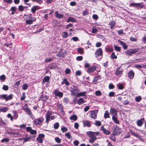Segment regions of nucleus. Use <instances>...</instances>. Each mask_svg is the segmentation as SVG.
I'll return each mask as SVG.
<instances>
[{
  "mask_svg": "<svg viewBox=\"0 0 146 146\" xmlns=\"http://www.w3.org/2000/svg\"><path fill=\"white\" fill-rule=\"evenodd\" d=\"M113 48L110 47H107L106 48V50L107 52H112L113 51Z\"/></svg>",
  "mask_w": 146,
  "mask_h": 146,
  "instance_id": "54",
  "label": "nucleus"
},
{
  "mask_svg": "<svg viewBox=\"0 0 146 146\" xmlns=\"http://www.w3.org/2000/svg\"><path fill=\"white\" fill-rule=\"evenodd\" d=\"M112 119L115 123L117 124H119V121L115 116L113 115L112 117Z\"/></svg>",
  "mask_w": 146,
  "mask_h": 146,
  "instance_id": "30",
  "label": "nucleus"
},
{
  "mask_svg": "<svg viewBox=\"0 0 146 146\" xmlns=\"http://www.w3.org/2000/svg\"><path fill=\"white\" fill-rule=\"evenodd\" d=\"M90 122L89 121H83V123L84 127H91Z\"/></svg>",
  "mask_w": 146,
  "mask_h": 146,
  "instance_id": "18",
  "label": "nucleus"
},
{
  "mask_svg": "<svg viewBox=\"0 0 146 146\" xmlns=\"http://www.w3.org/2000/svg\"><path fill=\"white\" fill-rule=\"evenodd\" d=\"M104 117L105 119L110 117L109 112L108 110L106 111L104 114Z\"/></svg>",
  "mask_w": 146,
  "mask_h": 146,
  "instance_id": "33",
  "label": "nucleus"
},
{
  "mask_svg": "<svg viewBox=\"0 0 146 146\" xmlns=\"http://www.w3.org/2000/svg\"><path fill=\"white\" fill-rule=\"evenodd\" d=\"M86 91H84L83 92L78 93L77 94V96L78 97H79L80 96H85V98L86 99Z\"/></svg>",
  "mask_w": 146,
  "mask_h": 146,
  "instance_id": "21",
  "label": "nucleus"
},
{
  "mask_svg": "<svg viewBox=\"0 0 146 146\" xmlns=\"http://www.w3.org/2000/svg\"><path fill=\"white\" fill-rule=\"evenodd\" d=\"M54 59L52 58H50L49 59H47L45 60L44 62L46 63H48L51 61H52Z\"/></svg>",
  "mask_w": 146,
  "mask_h": 146,
  "instance_id": "63",
  "label": "nucleus"
},
{
  "mask_svg": "<svg viewBox=\"0 0 146 146\" xmlns=\"http://www.w3.org/2000/svg\"><path fill=\"white\" fill-rule=\"evenodd\" d=\"M24 7L22 5H20L18 7V10L20 11H24Z\"/></svg>",
  "mask_w": 146,
  "mask_h": 146,
  "instance_id": "52",
  "label": "nucleus"
},
{
  "mask_svg": "<svg viewBox=\"0 0 146 146\" xmlns=\"http://www.w3.org/2000/svg\"><path fill=\"white\" fill-rule=\"evenodd\" d=\"M6 124L3 120L2 117H0V125H5Z\"/></svg>",
  "mask_w": 146,
  "mask_h": 146,
  "instance_id": "45",
  "label": "nucleus"
},
{
  "mask_svg": "<svg viewBox=\"0 0 146 146\" xmlns=\"http://www.w3.org/2000/svg\"><path fill=\"white\" fill-rule=\"evenodd\" d=\"M88 132H91L92 133H90V134H92L93 135H94V136H95V137H96V136L98 135L100 133L99 132H93L92 131H88Z\"/></svg>",
  "mask_w": 146,
  "mask_h": 146,
  "instance_id": "46",
  "label": "nucleus"
},
{
  "mask_svg": "<svg viewBox=\"0 0 146 146\" xmlns=\"http://www.w3.org/2000/svg\"><path fill=\"white\" fill-rule=\"evenodd\" d=\"M40 7L38 6H34L31 9V12L33 13H35L36 11L40 9Z\"/></svg>",
  "mask_w": 146,
  "mask_h": 146,
  "instance_id": "20",
  "label": "nucleus"
},
{
  "mask_svg": "<svg viewBox=\"0 0 146 146\" xmlns=\"http://www.w3.org/2000/svg\"><path fill=\"white\" fill-rule=\"evenodd\" d=\"M139 49L138 48H131L127 50L125 52V53L127 55L131 56L132 54H135L138 52Z\"/></svg>",
  "mask_w": 146,
  "mask_h": 146,
  "instance_id": "2",
  "label": "nucleus"
},
{
  "mask_svg": "<svg viewBox=\"0 0 146 146\" xmlns=\"http://www.w3.org/2000/svg\"><path fill=\"white\" fill-rule=\"evenodd\" d=\"M44 135L42 134H40L38 135V137L36 138L37 141L40 143H42L43 141V138H44Z\"/></svg>",
  "mask_w": 146,
  "mask_h": 146,
  "instance_id": "11",
  "label": "nucleus"
},
{
  "mask_svg": "<svg viewBox=\"0 0 146 146\" xmlns=\"http://www.w3.org/2000/svg\"><path fill=\"white\" fill-rule=\"evenodd\" d=\"M98 113V111L97 110L92 111L91 114L90 115V117L91 118H93L94 119L96 118Z\"/></svg>",
  "mask_w": 146,
  "mask_h": 146,
  "instance_id": "13",
  "label": "nucleus"
},
{
  "mask_svg": "<svg viewBox=\"0 0 146 146\" xmlns=\"http://www.w3.org/2000/svg\"><path fill=\"white\" fill-rule=\"evenodd\" d=\"M115 135H116L112 133V134L110 135V139L113 141H115L116 140Z\"/></svg>",
  "mask_w": 146,
  "mask_h": 146,
  "instance_id": "28",
  "label": "nucleus"
},
{
  "mask_svg": "<svg viewBox=\"0 0 146 146\" xmlns=\"http://www.w3.org/2000/svg\"><path fill=\"white\" fill-rule=\"evenodd\" d=\"M52 115V112L48 111L46 113V121H45V123L48 124L49 121H50V119L51 120H53L55 118V116L53 115L50 117V116Z\"/></svg>",
  "mask_w": 146,
  "mask_h": 146,
  "instance_id": "1",
  "label": "nucleus"
},
{
  "mask_svg": "<svg viewBox=\"0 0 146 146\" xmlns=\"http://www.w3.org/2000/svg\"><path fill=\"white\" fill-rule=\"evenodd\" d=\"M80 91V90L77 87L73 86L70 90L71 94L74 96H77V94Z\"/></svg>",
  "mask_w": 146,
  "mask_h": 146,
  "instance_id": "4",
  "label": "nucleus"
},
{
  "mask_svg": "<svg viewBox=\"0 0 146 146\" xmlns=\"http://www.w3.org/2000/svg\"><path fill=\"white\" fill-rule=\"evenodd\" d=\"M65 84L67 85H69L70 84L69 82L68 81L66 78H65L61 83V84Z\"/></svg>",
  "mask_w": 146,
  "mask_h": 146,
  "instance_id": "36",
  "label": "nucleus"
},
{
  "mask_svg": "<svg viewBox=\"0 0 146 146\" xmlns=\"http://www.w3.org/2000/svg\"><path fill=\"white\" fill-rule=\"evenodd\" d=\"M134 75L133 71L132 70H130L128 73V77L130 79H132L134 78Z\"/></svg>",
  "mask_w": 146,
  "mask_h": 146,
  "instance_id": "17",
  "label": "nucleus"
},
{
  "mask_svg": "<svg viewBox=\"0 0 146 146\" xmlns=\"http://www.w3.org/2000/svg\"><path fill=\"white\" fill-rule=\"evenodd\" d=\"M124 87L123 85L122 84H120L118 86V88L119 90H122L124 88Z\"/></svg>",
  "mask_w": 146,
  "mask_h": 146,
  "instance_id": "64",
  "label": "nucleus"
},
{
  "mask_svg": "<svg viewBox=\"0 0 146 146\" xmlns=\"http://www.w3.org/2000/svg\"><path fill=\"white\" fill-rule=\"evenodd\" d=\"M119 42L120 43V44L122 46L124 49L125 50L127 48L128 46L123 42L119 40Z\"/></svg>",
  "mask_w": 146,
  "mask_h": 146,
  "instance_id": "26",
  "label": "nucleus"
},
{
  "mask_svg": "<svg viewBox=\"0 0 146 146\" xmlns=\"http://www.w3.org/2000/svg\"><path fill=\"white\" fill-rule=\"evenodd\" d=\"M113 133L116 135H120L121 133V131L120 128L116 125H114L112 128Z\"/></svg>",
  "mask_w": 146,
  "mask_h": 146,
  "instance_id": "3",
  "label": "nucleus"
},
{
  "mask_svg": "<svg viewBox=\"0 0 146 146\" xmlns=\"http://www.w3.org/2000/svg\"><path fill=\"white\" fill-rule=\"evenodd\" d=\"M1 142L2 143L6 142L7 143L9 141V139L8 138H4L1 140Z\"/></svg>",
  "mask_w": 146,
  "mask_h": 146,
  "instance_id": "48",
  "label": "nucleus"
},
{
  "mask_svg": "<svg viewBox=\"0 0 146 146\" xmlns=\"http://www.w3.org/2000/svg\"><path fill=\"white\" fill-rule=\"evenodd\" d=\"M114 48L116 51L117 52H120L121 50L119 46H117L115 45H114Z\"/></svg>",
  "mask_w": 146,
  "mask_h": 146,
  "instance_id": "49",
  "label": "nucleus"
},
{
  "mask_svg": "<svg viewBox=\"0 0 146 146\" xmlns=\"http://www.w3.org/2000/svg\"><path fill=\"white\" fill-rule=\"evenodd\" d=\"M48 98V96L46 95H45L42 98V99L41 100L43 101L44 102H45Z\"/></svg>",
  "mask_w": 146,
  "mask_h": 146,
  "instance_id": "42",
  "label": "nucleus"
},
{
  "mask_svg": "<svg viewBox=\"0 0 146 146\" xmlns=\"http://www.w3.org/2000/svg\"><path fill=\"white\" fill-rule=\"evenodd\" d=\"M6 79L5 75L3 74L0 76V80L3 82H4Z\"/></svg>",
  "mask_w": 146,
  "mask_h": 146,
  "instance_id": "44",
  "label": "nucleus"
},
{
  "mask_svg": "<svg viewBox=\"0 0 146 146\" xmlns=\"http://www.w3.org/2000/svg\"><path fill=\"white\" fill-rule=\"evenodd\" d=\"M141 99L142 98L140 96H136L135 98V101L137 102H139Z\"/></svg>",
  "mask_w": 146,
  "mask_h": 146,
  "instance_id": "41",
  "label": "nucleus"
},
{
  "mask_svg": "<svg viewBox=\"0 0 146 146\" xmlns=\"http://www.w3.org/2000/svg\"><path fill=\"white\" fill-rule=\"evenodd\" d=\"M115 22L114 21H112L109 24V25L110 26V28L111 29H112L113 27H115Z\"/></svg>",
  "mask_w": 146,
  "mask_h": 146,
  "instance_id": "25",
  "label": "nucleus"
},
{
  "mask_svg": "<svg viewBox=\"0 0 146 146\" xmlns=\"http://www.w3.org/2000/svg\"><path fill=\"white\" fill-rule=\"evenodd\" d=\"M58 109L60 111V112H62L63 110V108L62 106V105L61 104H58L57 105Z\"/></svg>",
  "mask_w": 146,
  "mask_h": 146,
  "instance_id": "37",
  "label": "nucleus"
},
{
  "mask_svg": "<svg viewBox=\"0 0 146 146\" xmlns=\"http://www.w3.org/2000/svg\"><path fill=\"white\" fill-rule=\"evenodd\" d=\"M28 85L27 84H24L22 87V89L24 90L27 89L28 88Z\"/></svg>",
  "mask_w": 146,
  "mask_h": 146,
  "instance_id": "55",
  "label": "nucleus"
},
{
  "mask_svg": "<svg viewBox=\"0 0 146 146\" xmlns=\"http://www.w3.org/2000/svg\"><path fill=\"white\" fill-rule=\"evenodd\" d=\"M50 78L48 76H45L42 82L43 83H45L46 82H48L50 80Z\"/></svg>",
  "mask_w": 146,
  "mask_h": 146,
  "instance_id": "35",
  "label": "nucleus"
},
{
  "mask_svg": "<svg viewBox=\"0 0 146 146\" xmlns=\"http://www.w3.org/2000/svg\"><path fill=\"white\" fill-rule=\"evenodd\" d=\"M89 14V12L87 10H84L82 12V15L84 16L86 15H88Z\"/></svg>",
  "mask_w": 146,
  "mask_h": 146,
  "instance_id": "47",
  "label": "nucleus"
},
{
  "mask_svg": "<svg viewBox=\"0 0 146 146\" xmlns=\"http://www.w3.org/2000/svg\"><path fill=\"white\" fill-rule=\"evenodd\" d=\"M77 102L79 105H81L82 104L84 103L85 102L84 100L82 98H80L78 100Z\"/></svg>",
  "mask_w": 146,
  "mask_h": 146,
  "instance_id": "32",
  "label": "nucleus"
},
{
  "mask_svg": "<svg viewBox=\"0 0 146 146\" xmlns=\"http://www.w3.org/2000/svg\"><path fill=\"white\" fill-rule=\"evenodd\" d=\"M55 16L56 17L59 19H61L63 17V15L60 14L58 13V11L55 12Z\"/></svg>",
  "mask_w": 146,
  "mask_h": 146,
  "instance_id": "24",
  "label": "nucleus"
},
{
  "mask_svg": "<svg viewBox=\"0 0 146 146\" xmlns=\"http://www.w3.org/2000/svg\"><path fill=\"white\" fill-rule=\"evenodd\" d=\"M21 140H24L23 143H24L25 142H27L28 141H29L31 140V139L29 137H27L26 138L22 137L20 138Z\"/></svg>",
  "mask_w": 146,
  "mask_h": 146,
  "instance_id": "31",
  "label": "nucleus"
},
{
  "mask_svg": "<svg viewBox=\"0 0 146 146\" xmlns=\"http://www.w3.org/2000/svg\"><path fill=\"white\" fill-rule=\"evenodd\" d=\"M62 36L64 38H66L68 37V34L67 32H63L62 33Z\"/></svg>",
  "mask_w": 146,
  "mask_h": 146,
  "instance_id": "38",
  "label": "nucleus"
},
{
  "mask_svg": "<svg viewBox=\"0 0 146 146\" xmlns=\"http://www.w3.org/2000/svg\"><path fill=\"white\" fill-rule=\"evenodd\" d=\"M144 7V6L142 3H137V7H139L141 8H143Z\"/></svg>",
  "mask_w": 146,
  "mask_h": 146,
  "instance_id": "60",
  "label": "nucleus"
},
{
  "mask_svg": "<svg viewBox=\"0 0 146 146\" xmlns=\"http://www.w3.org/2000/svg\"><path fill=\"white\" fill-rule=\"evenodd\" d=\"M77 51L81 54H83L84 53L83 49L81 47L78 48Z\"/></svg>",
  "mask_w": 146,
  "mask_h": 146,
  "instance_id": "39",
  "label": "nucleus"
},
{
  "mask_svg": "<svg viewBox=\"0 0 146 146\" xmlns=\"http://www.w3.org/2000/svg\"><path fill=\"white\" fill-rule=\"evenodd\" d=\"M67 22L68 23L70 22H71L72 23H74L76 22V19L74 18L71 17H69L68 19Z\"/></svg>",
  "mask_w": 146,
  "mask_h": 146,
  "instance_id": "27",
  "label": "nucleus"
},
{
  "mask_svg": "<svg viewBox=\"0 0 146 146\" xmlns=\"http://www.w3.org/2000/svg\"><path fill=\"white\" fill-rule=\"evenodd\" d=\"M111 56V58L113 59H116L117 58V56L115 55V53L114 52L112 53Z\"/></svg>",
  "mask_w": 146,
  "mask_h": 146,
  "instance_id": "50",
  "label": "nucleus"
},
{
  "mask_svg": "<svg viewBox=\"0 0 146 146\" xmlns=\"http://www.w3.org/2000/svg\"><path fill=\"white\" fill-rule=\"evenodd\" d=\"M25 93V92L22 93V96L21 98V100H24L26 98Z\"/></svg>",
  "mask_w": 146,
  "mask_h": 146,
  "instance_id": "59",
  "label": "nucleus"
},
{
  "mask_svg": "<svg viewBox=\"0 0 146 146\" xmlns=\"http://www.w3.org/2000/svg\"><path fill=\"white\" fill-rule=\"evenodd\" d=\"M70 119L71 120L76 121L77 119V117L76 115H73L70 117Z\"/></svg>",
  "mask_w": 146,
  "mask_h": 146,
  "instance_id": "34",
  "label": "nucleus"
},
{
  "mask_svg": "<svg viewBox=\"0 0 146 146\" xmlns=\"http://www.w3.org/2000/svg\"><path fill=\"white\" fill-rule=\"evenodd\" d=\"M130 132L131 134L133 135L136 137L137 138L139 137V136L137 134V133H135L134 132H133L132 131H130Z\"/></svg>",
  "mask_w": 146,
  "mask_h": 146,
  "instance_id": "40",
  "label": "nucleus"
},
{
  "mask_svg": "<svg viewBox=\"0 0 146 146\" xmlns=\"http://www.w3.org/2000/svg\"><path fill=\"white\" fill-rule=\"evenodd\" d=\"M13 95L12 94H10L7 96V94H3L0 95V98L5 100L6 101L12 100L13 98Z\"/></svg>",
  "mask_w": 146,
  "mask_h": 146,
  "instance_id": "5",
  "label": "nucleus"
},
{
  "mask_svg": "<svg viewBox=\"0 0 146 146\" xmlns=\"http://www.w3.org/2000/svg\"><path fill=\"white\" fill-rule=\"evenodd\" d=\"M8 110L7 107H5L0 109V110L1 112H7Z\"/></svg>",
  "mask_w": 146,
  "mask_h": 146,
  "instance_id": "43",
  "label": "nucleus"
},
{
  "mask_svg": "<svg viewBox=\"0 0 146 146\" xmlns=\"http://www.w3.org/2000/svg\"><path fill=\"white\" fill-rule=\"evenodd\" d=\"M2 88L4 90L7 91L9 89V87L8 86L4 85H3Z\"/></svg>",
  "mask_w": 146,
  "mask_h": 146,
  "instance_id": "58",
  "label": "nucleus"
},
{
  "mask_svg": "<svg viewBox=\"0 0 146 146\" xmlns=\"http://www.w3.org/2000/svg\"><path fill=\"white\" fill-rule=\"evenodd\" d=\"M95 125L96 126H100L101 125V123L100 121H97L95 123Z\"/></svg>",
  "mask_w": 146,
  "mask_h": 146,
  "instance_id": "57",
  "label": "nucleus"
},
{
  "mask_svg": "<svg viewBox=\"0 0 146 146\" xmlns=\"http://www.w3.org/2000/svg\"><path fill=\"white\" fill-rule=\"evenodd\" d=\"M102 54L103 51L101 48H100L97 50L95 53V55L96 58H98L100 56H102Z\"/></svg>",
  "mask_w": 146,
  "mask_h": 146,
  "instance_id": "10",
  "label": "nucleus"
},
{
  "mask_svg": "<svg viewBox=\"0 0 146 146\" xmlns=\"http://www.w3.org/2000/svg\"><path fill=\"white\" fill-rule=\"evenodd\" d=\"M121 67H118L116 69V71L115 73V74L117 75H119V76H121L122 74L123 70L121 68Z\"/></svg>",
  "mask_w": 146,
  "mask_h": 146,
  "instance_id": "8",
  "label": "nucleus"
},
{
  "mask_svg": "<svg viewBox=\"0 0 146 146\" xmlns=\"http://www.w3.org/2000/svg\"><path fill=\"white\" fill-rule=\"evenodd\" d=\"M33 2H36L39 4H41L43 0H31Z\"/></svg>",
  "mask_w": 146,
  "mask_h": 146,
  "instance_id": "51",
  "label": "nucleus"
},
{
  "mask_svg": "<svg viewBox=\"0 0 146 146\" xmlns=\"http://www.w3.org/2000/svg\"><path fill=\"white\" fill-rule=\"evenodd\" d=\"M64 102L66 104H68L69 102V100L67 98H65L63 100Z\"/></svg>",
  "mask_w": 146,
  "mask_h": 146,
  "instance_id": "62",
  "label": "nucleus"
},
{
  "mask_svg": "<svg viewBox=\"0 0 146 146\" xmlns=\"http://www.w3.org/2000/svg\"><path fill=\"white\" fill-rule=\"evenodd\" d=\"M54 128L55 129H58L59 127V124L58 122L55 123L54 125Z\"/></svg>",
  "mask_w": 146,
  "mask_h": 146,
  "instance_id": "53",
  "label": "nucleus"
},
{
  "mask_svg": "<svg viewBox=\"0 0 146 146\" xmlns=\"http://www.w3.org/2000/svg\"><path fill=\"white\" fill-rule=\"evenodd\" d=\"M91 132H87L86 134L87 135L90 137V139L89 140V142L90 143H93L97 139V137L93 135V134H90Z\"/></svg>",
  "mask_w": 146,
  "mask_h": 146,
  "instance_id": "6",
  "label": "nucleus"
},
{
  "mask_svg": "<svg viewBox=\"0 0 146 146\" xmlns=\"http://www.w3.org/2000/svg\"><path fill=\"white\" fill-rule=\"evenodd\" d=\"M110 114L113 115V116H114V115H117V111L115 109H111L110 110Z\"/></svg>",
  "mask_w": 146,
  "mask_h": 146,
  "instance_id": "22",
  "label": "nucleus"
},
{
  "mask_svg": "<svg viewBox=\"0 0 146 146\" xmlns=\"http://www.w3.org/2000/svg\"><path fill=\"white\" fill-rule=\"evenodd\" d=\"M26 16V19L27 20L31 19H34L33 18H36L33 17L31 14L28 15H25L24 16Z\"/></svg>",
  "mask_w": 146,
  "mask_h": 146,
  "instance_id": "29",
  "label": "nucleus"
},
{
  "mask_svg": "<svg viewBox=\"0 0 146 146\" xmlns=\"http://www.w3.org/2000/svg\"><path fill=\"white\" fill-rule=\"evenodd\" d=\"M145 121V119L144 118H141L140 119L138 120L137 121V125L141 127L142 126L143 122Z\"/></svg>",
  "mask_w": 146,
  "mask_h": 146,
  "instance_id": "15",
  "label": "nucleus"
},
{
  "mask_svg": "<svg viewBox=\"0 0 146 146\" xmlns=\"http://www.w3.org/2000/svg\"><path fill=\"white\" fill-rule=\"evenodd\" d=\"M55 141L58 143H60L61 141V139L58 137H56L55 138Z\"/></svg>",
  "mask_w": 146,
  "mask_h": 146,
  "instance_id": "61",
  "label": "nucleus"
},
{
  "mask_svg": "<svg viewBox=\"0 0 146 146\" xmlns=\"http://www.w3.org/2000/svg\"><path fill=\"white\" fill-rule=\"evenodd\" d=\"M27 106L26 108H24L23 110L25 111L27 114L29 115L30 117H32L33 116V115L30 109L29 108L27 107V104H25Z\"/></svg>",
  "mask_w": 146,
  "mask_h": 146,
  "instance_id": "9",
  "label": "nucleus"
},
{
  "mask_svg": "<svg viewBox=\"0 0 146 146\" xmlns=\"http://www.w3.org/2000/svg\"><path fill=\"white\" fill-rule=\"evenodd\" d=\"M33 19L27 20L26 21V23L28 25H31L33 23V22L35 21L36 20V18H33Z\"/></svg>",
  "mask_w": 146,
  "mask_h": 146,
  "instance_id": "23",
  "label": "nucleus"
},
{
  "mask_svg": "<svg viewBox=\"0 0 146 146\" xmlns=\"http://www.w3.org/2000/svg\"><path fill=\"white\" fill-rule=\"evenodd\" d=\"M54 93L56 96H58L60 98H61L63 97V94L61 92H59L58 90H54Z\"/></svg>",
  "mask_w": 146,
  "mask_h": 146,
  "instance_id": "12",
  "label": "nucleus"
},
{
  "mask_svg": "<svg viewBox=\"0 0 146 146\" xmlns=\"http://www.w3.org/2000/svg\"><path fill=\"white\" fill-rule=\"evenodd\" d=\"M97 67L96 66H92L89 67L87 70V72L88 73H91L94 72L96 70Z\"/></svg>",
  "mask_w": 146,
  "mask_h": 146,
  "instance_id": "14",
  "label": "nucleus"
},
{
  "mask_svg": "<svg viewBox=\"0 0 146 146\" xmlns=\"http://www.w3.org/2000/svg\"><path fill=\"white\" fill-rule=\"evenodd\" d=\"M7 117H8L10 118V120L11 121H13V117L10 113L8 114L7 115Z\"/></svg>",
  "mask_w": 146,
  "mask_h": 146,
  "instance_id": "56",
  "label": "nucleus"
},
{
  "mask_svg": "<svg viewBox=\"0 0 146 146\" xmlns=\"http://www.w3.org/2000/svg\"><path fill=\"white\" fill-rule=\"evenodd\" d=\"M101 129L103 131V133L104 134L107 135H109L110 134V131L108 130H106L104 126H102L101 127Z\"/></svg>",
  "mask_w": 146,
  "mask_h": 146,
  "instance_id": "19",
  "label": "nucleus"
},
{
  "mask_svg": "<svg viewBox=\"0 0 146 146\" xmlns=\"http://www.w3.org/2000/svg\"><path fill=\"white\" fill-rule=\"evenodd\" d=\"M44 120V118L42 117L37 119H35L34 120V123L36 125H38L40 124Z\"/></svg>",
  "mask_w": 146,
  "mask_h": 146,
  "instance_id": "7",
  "label": "nucleus"
},
{
  "mask_svg": "<svg viewBox=\"0 0 146 146\" xmlns=\"http://www.w3.org/2000/svg\"><path fill=\"white\" fill-rule=\"evenodd\" d=\"M102 79L101 76L100 75H98L95 77L92 81L93 83L94 84H96L98 80H101Z\"/></svg>",
  "mask_w": 146,
  "mask_h": 146,
  "instance_id": "16",
  "label": "nucleus"
}]
</instances>
